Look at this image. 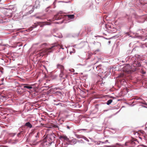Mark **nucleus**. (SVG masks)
Segmentation results:
<instances>
[{"instance_id":"obj_22","label":"nucleus","mask_w":147,"mask_h":147,"mask_svg":"<svg viewBox=\"0 0 147 147\" xmlns=\"http://www.w3.org/2000/svg\"><path fill=\"white\" fill-rule=\"evenodd\" d=\"M144 100H143L142 101H141V102H140L141 103H143V104H144Z\"/></svg>"},{"instance_id":"obj_20","label":"nucleus","mask_w":147,"mask_h":147,"mask_svg":"<svg viewBox=\"0 0 147 147\" xmlns=\"http://www.w3.org/2000/svg\"><path fill=\"white\" fill-rule=\"evenodd\" d=\"M21 134H23V132L22 131L20 132L17 135L18 136H19Z\"/></svg>"},{"instance_id":"obj_28","label":"nucleus","mask_w":147,"mask_h":147,"mask_svg":"<svg viewBox=\"0 0 147 147\" xmlns=\"http://www.w3.org/2000/svg\"><path fill=\"white\" fill-rule=\"evenodd\" d=\"M127 143H125V145L126 146L127 145Z\"/></svg>"},{"instance_id":"obj_11","label":"nucleus","mask_w":147,"mask_h":147,"mask_svg":"<svg viewBox=\"0 0 147 147\" xmlns=\"http://www.w3.org/2000/svg\"><path fill=\"white\" fill-rule=\"evenodd\" d=\"M113 100L112 99H110L107 102V104L108 105H109L112 102Z\"/></svg>"},{"instance_id":"obj_5","label":"nucleus","mask_w":147,"mask_h":147,"mask_svg":"<svg viewBox=\"0 0 147 147\" xmlns=\"http://www.w3.org/2000/svg\"><path fill=\"white\" fill-rule=\"evenodd\" d=\"M57 68L61 69V71H63L64 69V66L61 65L57 64Z\"/></svg>"},{"instance_id":"obj_9","label":"nucleus","mask_w":147,"mask_h":147,"mask_svg":"<svg viewBox=\"0 0 147 147\" xmlns=\"http://www.w3.org/2000/svg\"><path fill=\"white\" fill-rule=\"evenodd\" d=\"M24 88H26L28 89H30L32 88V86H28V85L27 84H24Z\"/></svg>"},{"instance_id":"obj_12","label":"nucleus","mask_w":147,"mask_h":147,"mask_svg":"<svg viewBox=\"0 0 147 147\" xmlns=\"http://www.w3.org/2000/svg\"><path fill=\"white\" fill-rule=\"evenodd\" d=\"M71 142L75 144L76 143V140L75 139H74L71 140Z\"/></svg>"},{"instance_id":"obj_4","label":"nucleus","mask_w":147,"mask_h":147,"mask_svg":"<svg viewBox=\"0 0 147 147\" xmlns=\"http://www.w3.org/2000/svg\"><path fill=\"white\" fill-rule=\"evenodd\" d=\"M61 13H58L57 15H55L54 17V19L55 20H59L61 18H63L64 16L61 15Z\"/></svg>"},{"instance_id":"obj_19","label":"nucleus","mask_w":147,"mask_h":147,"mask_svg":"<svg viewBox=\"0 0 147 147\" xmlns=\"http://www.w3.org/2000/svg\"><path fill=\"white\" fill-rule=\"evenodd\" d=\"M49 7H48L46 9H45V11L46 12H48L49 11Z\"/></svg>"},{"instance_id":"obj_1","label":"nucleus","mask_w":147,"mask_h":147,"mask_svg":"<svg viewBox=\"0 0 147 147\" xmlns=\"http://www.w3.org/2000/svg\"><path fill=\"white\" fill-rule=\"evenodd\" d=\"M59 45V44L57 43H54L51 48H47L40 51L38 53L39 55L40 56H43L45 54L48 55L49 53L52 52L55 49V47L58 46Z\"/></svg>"},{"instance_id":"obj_30","label":"nucleus","mask_w":147,"mask_h":147,"mask_svg":"<svg viewBox=\"0 0 147 147\" xmlns=\"http://www.w3.org/2000/svg\"><path fill=\"white\" fill-rule=\"evenodd\" d=\"M32 133L33 134H34V131L32 132Z\"/></svg>"},{"instance_id":"obj_18","label":"nucleus","mask_w":147,"mask_h":147,"mask_svg":"<svg viewBox=\"0 0 147 147\" xmlns=\"http://www.w3.org/2000/svg\"><path fill=\"white\" fill-rule=\"evenodd\" d=\"M37 25H36V24L35 23V24H34V25H33L32 27L33 28H36L37 27Z\"/></svg>"},{"instance_id":"obj_2","label":"nucleus","mask_w":147,"mask_h":147,"mask_svg":"<svg viewBox=\"0 0 147 147\" xmlns=\"http://www.w3.org/2000/svg\"><path fill=\"white\" fill-rule=\"evenodd\" d=\"M132 65L135 69H137L138 67L141 66V64L138 58L135 57L133 61Z\"/></svg>"},{"instance_id":"obj_15","label":"nucleus","mask_w":147,"mask_h":147,"mask_svg":"<svg viewBox=\"0 0 147 147\" xmlns=\"http://www.w3.org/2000/svg\"><path fill=\"white\" fill-rule=\"evenodd\" d=\"M101 66H102V65H100L97 66L96 67V68L97 69H98V70L101 69Z\"/></svg>"},{"instance_id":"obj_26","label":"nucleus","mask_w":147,"mask_h":147,"mask_svg":"<svg viewBox=\"0 0 147 147\" xmlns=\"http://www.w3.org/2000/svg\"><path fill=\"white\" fill-rule=\"evenodd\" d=\"M67 128H68V129H69V126H67Z\"/></svg>"},{"instance_id":"obj_24","label":"nucleus","mask_w":147,"mask_h":147,"mask_svg":"<svg viewBox=\"0 0 147 147\" xmlns=\"http://www.w3.org/2000/svg\"><path fill=\"white\" fill-rule=\"evenodd\" d=\"M46 43H44L43 44H42V45H46Z\"/></svg>"},{"instance_id":"obj_3","label":"nucleus","mask_w":147,"mask_h":147,"mask_svg":"<svg viewBox=\"0 0 147 147\" xmlns=\"http://www.w3.org/2000/svg\"><path fill=\"white\" fill-rule=\"evenodd\" d=\"M123 70L128 73H130L131 70V68L130 65H128L124 67Z\"/></svg>"},{"instance_id":"obj_6","label":"nucleus","mask_w":147,"mask_h":147,"mask_svg":"<svg viewBox=\"0 0 147 147\" xmlns=\"http://www.w3.org/2000/svg\"><path fill=\"white\" fill-rule=\"evenodd\" d=\"M59 138L61 140V139H63L64 140L68 141L69 139L67 138V136H60L59 137Z\"/></svg>"},{"instance_id":"obj_7","label":"nucleus","mask_w":147,"mask_h":147,"mask_svg":"<svg viewBox=\"0 0 147 147\" xmlns=\"http://www.w3.org/2000/svg\"><path fill=\"white\" fill-rule=\"evenodd\" d=\"M37 24L40 26V27H42L45 25H47L46 22H37Z\"/></svg>"},{"instance_id":"obj_21","label":"nucleus","mask_w":147,"mask_h":147,"mask_svg":"<svg viewBox=\"0 0 147 147\" xmlns=\"http://www.w3.org/2000/svg\"><path fill=\"white\" fill-rule=\"evenodd\" d=\"M108 142V140H106L105 141V142H102V143H106V142Z\"/></svg>"},{"instance_id":"obj_14","label":"nucleus","mask_w":147,"mask_h":147,"mask_svg":"<svg viewBox=\"0 0 147 147\" xmlns=\"http://www.w3.org/2000/svg\"><path fill=\"white\" fill-rule=\"evenodd\" d=\"M63 75V71H61V73L59 74V77L61 78H62Z\"/></svg>"},{"instance_id":"obj_13","label":"nucleus","mask_w":147,"mask_h":147,"mask_svg":"<svg viewBox=\"0 0 147 147\" xmlns=\"http://www.w3.org/2000/svg\"><path fill=\"white\" fill-rule=\"evenodd\" d=\"M40 134L39 132H37L35 136V137L36 138V140H37V138L39 137V135Z\"/></svg>"},{"instance_id":"obj_31","label":"nucleus","mask_w":147,"mask_h":147,"mask_svg":"<svg viewBox=\"0 0 147 147\" xmlns=\"http://www.w3.org/2000/svg\"><path fill=\"white\" fill-rule=\"evenodd\" d=\"M109 43H110V41H109Z\"/></svg>"},{"instance_id":"obj_25","label":"nucleus","mask_w":147,"mask_h":147,"mask_svg":"<svg viewBox=\"0 0 147 147\" xmlns=\"http://www.w3.org/2000/svg\"><path fill=\"white\" fill-rule=\"evenodd\" d=\"M62 45H60V47L61 48H62V49H63L62 48Z\"/></svg>"},{"instance_id":"obj_27","label":"nucleus","mask_w":147,"mask_h":147,"mask_svg":"<svg viewBox=\"0 0 147 147\" xmlns=\"http://www.w3.org/2000/svg\"><path fill=\"white\" fill-rule=\"evenodd\" d=\"M138 99L142 100V99L141 98H138Z\"/></svg>"},{"instance_id":"obj_32","label":"nucleus","mask_w":147,"mask_h":147,"mask_svg":"<svg viewBox=\"0 0 147 147\" xmlns=\"http://www.w3.org/2000/svg\"><path fill=\"white\" fill-rule=\"evenodd\" d=\"M133 59H134L135 58V57H133Z\"/></svg>"},{"instance_id":"obj_16","label":"nucleus","mask_w":147,"mask_h":147,"mask_svg":"<svg viewBox=\"0 0 147 147\" xmlns=\"http://www.w3.org/2000/svg\"><path fill=\"white\" fill-rule=\"evenodd\" d=\"M115 146L116 147L119 146V147H122V145H121L119 144H118V143H117V144H115Z\"/></svg>"},{"instance_id":"obj_10","label":"nucleus","mask_w":147,"mask_h":147,"mask_svg":"<svg viewBox=\"0 0 147 147\" xmlns=\"http://www.w3.org/2000/svg\"><path fill=\"white\" fill-rule=\"evenodd\" d=\"M67 16L68 17V18H69L70 19H74L75 17L74 15H67Z\"/></svg>"},{"instance_id":"obj_8","label":"nucleus","mask_w":147,"mask_h":147,"mask_svg":"<svg viewBox=\"0 0 147 147\" xmlns=\"http://www.w3.org/2000/svg\"><path fill=\"white\" fill-rule=\"evenodd\" d=\"M25 125L30 128H31L32 127V125L29 122H28L26 123Z\"/></svg>"},{"instance_id":"obj_23","label":"nucleus","mask_w":147,"mask_h":147,"mask_svg":"<svg viewBox=\"0 0 147 147\" xmlns=\"http://www.w3.org/2000/svg\"><path fill=\"white\" fill-rule=\"evenodd\" d=\"M33 144L34 143V145H36V143L35 142H33Z\"/></svg>"},{"instance_id":"obj_29","label":"nucleus","mask_w":147,"mask_h":147,"mask_svg":"<svg viewBox=\"0 0 147 147\" xmlns=\"http://www.w3.org/2000/svg\"><path fill=\"white\" fill-rule=\"evenodd\" d=\"M3 147H7L6 146H4Z\"/></svg>"},{"instance_id":"obj_17","label":"nucleus","mask_w":147,"mask_h":147,"mask_svg":"<svg viewBox=\"0 0 147 147\" xmlns=\"http://www.w3.org/2000/svg\"><path fill=\"white\" fill-rule=\"evenodd\" d=\"M3 69L2 67H0V71L2 73H3Z\"/></svg>"}]
</instances>
